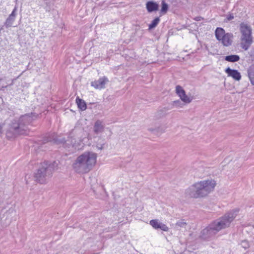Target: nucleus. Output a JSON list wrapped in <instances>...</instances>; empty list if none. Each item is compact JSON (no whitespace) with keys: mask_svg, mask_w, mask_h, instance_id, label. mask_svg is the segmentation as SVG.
<instances>
[{"mask_svg":"<svg viewBox=\"0 0 254 254\" xmlns=\"http://www.w3.org/2000/svg\"><path fill=\"white\" fill-rule=\"evenodd\" d=\"M97 155L91 152H85L79 156L73 164V168L78 173H87L95 165Z\"/></svg>","mask_w":254,"mask_h":254,"instance_id":"f257e3e1","label":"nucleus"},{"mask_svg":"<svg viewBox=\"0 0 254 254\" xmlns=\"http://www.w3.org/2000/svg\"><path fill=\"white\" fill-rule=\"evenodd\" d=\"M239 30L241 33L240 46L246 51L253 42L252 28L248 23L243 22L240 24Z\"/></svg>","mask_w":254,"mask_h":254,"instance_id":"f03ea898","label":"nucleus"},{"mask_svg":"<svg viewBox=\"0 0 254 254\" xmlns=\"http://www.w3.org/2000/svg\"><path fill=\"white\" fill-rule=\"evenodd\" d=\"M215 186L216 183L214 180H207L196 183L194 186L195 192L191 194V196L193 198L205 196L213 190Z\"/></svg>","mask_w":254,"mask_h":254,"instance_id":"7ed1b4c3","label":"nucleus"},{"mask_svg":"<svg viewBox=\"0 0 254 254\" xmlns=\"http://www.w3.org/2000/svg\"><path fill=\"white\" fill-rule=\"evenodd\" d=\"M235 217V216L233 214L228 213L223 217L219 221L212 223L210 226L209 229L218 231L225 228L229 226Z\"/></svg>","mask_w":254,"mask_h":254,"instance_id":"20e7f679","label":"nucleus"},{"mask_svg":"<svg viewBox=\"0 0 254 254\" xmlns=\"http://www.w3.org/2000/svg\"><path fill=\"white\" fill-rule=\"evenodd\" d=\"M216 38L224 46H229L232 43L233 34L225 33V30L221 27H218L215 31Z\"/></svg>","mask_w":254,"mask_h":254,"instance_id":"39448f33","label":"nucleus"},{"mask_svg":"<svg viewBox=\"0 0 254 254\" xmlns=\"http://www.w3.org/2000/svg\"><path fill=\"white\" fill-rule=\"evenodd\" d=\"M108 81L107 77H103L100 78L98 80H95L91 82V86L97 89L104 88L106 83Z\"/></svg>","mask_w":254,"mask_h":254,"instance_id":"423d86ee","label":"nucleus"},{"mask_svg":"<svg viewBox=\"0 0 254 254\" xmlns=\"http://www.w3.org/2000/svg\"><path fill=\"white\" fill-rule=\"evenodd\" d=\"M176 91L183 101L187 103H189L191 102V99L186 95L185 90L181 86L179 85L177 86Z\"/></svg>","mask_w":254,"mask_h":254,"instance_id":"0eeeda50","label":"nucleus"},{"mask_svg":"<svg viewBox=\"0 0 254 254\" xmlns=\"http://www.w3.org/2000/svg\"><path fill=\"white\" fill-rule=\"evenodd\" d=\"M149 224L155 229H160L164 231H168L169 230L168 227L165 224L160 223L157 219L150 220Z\"/></svg>","mask_w":254,"mask_h":254,"instance_id":"6e6552de","label":"nucleus"},{"mask_svg":"<svg viewBox=\"0 0 254 254\" xmlns=\"http://www.w3.org/2000/svg\"><path fill=\"white\" fill-rule=\"evenodd\" d=\"M226 73L228 76L232 77L234 79L239 81L241 79L240 73L237 70L232 69L230 67H228L225 69Z\"/></svg>","mask_w":254,"mask_h":254,"instance_id":"1a4fd4ad","label":"nucleus"},{"mask_svg":"<svg viewBox=\"0 0 254 254\" xmlns=\"http://www.w3.org/2000/svg\"><path fill=\"white\" fill-rule=\"evenodd\" d=\"M75 102L78 108L81 111H83L87 109V105L85 102L80 99L78 96L76 98Z\"/></svg>","mask_w":254,"mask_h":254,"instance_id":"9d476101","label":"nucleus"},{"mask_svg":"<svg viewBox=\"0 0 254 254\" xmlns=\"http://www.w3.org/2000/svg\"><path fill=\"white\" fill-rule=\"evenodd\" d=\"M146 5L147 10L149 12L153 11H156L158 9V4L153 1H148Z\"/></svg>","mask_w":254,"mask_h":254,"instance_id":"9b49d317","label":"nucleus"},{"mask_svg":"<svg viewBox=\"0 0 254 254\" xmlns=\"http://www.w3.org/2000/svg\"><path fill=\"white\" fill-rule=\"evenodd\" d=\"M239 60L240 57L236 55L227 56L225 57V60L229 62H236Z\"/></svg>","mask_w":254,"mask_h":254,"instance_id":"f8f14e48","label":"nucleus"},{"mask_svg":"<svg viewBox=\"0 0 254 254\" xmlns=\"http://www.w3.org/2000/svg\"><path fill=\"white\" fill-rule=\"evenodd\" d=\"M103 129V126L102 125V123L100 121H97L96 122L94 127V132L96 133L101 132Z\"/></svg>","mask_w":254,"mask_h":254,"instance_id":"ddd939ff","label":"nucleus"},{"mask_svg":"<svg viewBox=\"0 0 254 254\" xmlns=\"http://www.w3.org/2000/svg\"><path fill=\"white\" fill-rule=\"evenodd\" d=\"M16 8H15L6 20V23L11 24L14 20L16 15Z\"/></svg>","mask_w":254,"mask_h":254,"instance_id":"4468645a","label":"nucleus"},{"mask_svg":"<svg viewBox=\"0 0 254 254\" xmlns=\"http://www.w3.org/2000/svg\"><path fill=\"white\" fill-rule=\"evenodd\" d=\"M159 21H160V19L159 17L155 18L152 21L151 23H150L149 25V29H152V28L155 27L157 25V24L159 23Z\"/></svg>","mask_w":254,"mask_h":254,"instance_id":"2eb2a0df","label":"nucleus"},{"mask_svg":"<svg viewBox=\"0 0 254 254\" xmlns=\"http://www.w3.org/2000/svg\"><path fill=\"white\" fill-rule=\"evenodd\" d=\"M168 9V4L164 1L162 2V7L161 11L163 14H165L167 12Z\"/></svg>","mask_w":254,"mask_h":254,"instance_id":"dca6fc26","label":"nucleus"},{"mask_svg":"<svg viewBox=\"0 0 254 254\" xmlns=\"http://www.w3.org/2000/svg\"><path fill=\"white\" fill-rule=\"evenodd\" d=\"M47 168V166L46 167V168H45L44 169H42L41 170H39L38 171L37 173H36V178H37V179H38L39 178H40L42 176H44L43 174H44V173L45 172L46 169Z\"/></svg>","mask_w":254,"mask_h":254,"instance_id":"f3484780","label":"nucleus"},{"mask_svg":"<svg viewBox=\"0 0 254 254\" xmlns=\"http://www.w3.org/2000/svg\"><path fill=\"white\" fill-rule=\"evenodd\" d=\"M249 77L252 84L254 85V72L249 73Z\"/></svg>","mask_w":254,"mask_h":254,"instance_id":"a211bd4d","label":"nucleus"},{"mask_svg":"<svg viewBox=\"0 0 254 254\" xmlns=\"http://www.w3.org/2000/svg\"><path fill=\"white\" fill-rule=\"evenodd\" d=\"M242 245L246 248L247 247H249V244L246 241H243L242 242Z\"/></svg>","mask_w":254,"mask_h":254,"instance_id":"6ab92c4d","label":"nucleus"},{"mask_svg":"<svg viewBox=\"0 0 254 254\" xmlns=\"http://www.w3.org/2000/svg\"><path fill=\"white\" fill-rule=\"evenodd\" d=\"M203 19V18L201 16H197L194 18L195 21H198Z\"/></svg>","mask_w":254,"mask_h":254,"instance_id":"aec40b11","label":"nucleus"},{"mask_svg":"<svg viewBox=\"0 0 254 254\" xmlns=\"http://www.w3.org/2000/svg\"><path fill=\"white\" fill-rule=\"evenodd\" d=\"M233 18H234V16L232 14L229 15V17H228V19L229 20L233 19Z\"/></svg>","mask_w":254,"mask_h":254,"instance_id":"412c9836","label":"nucleus"}]
</instances>
